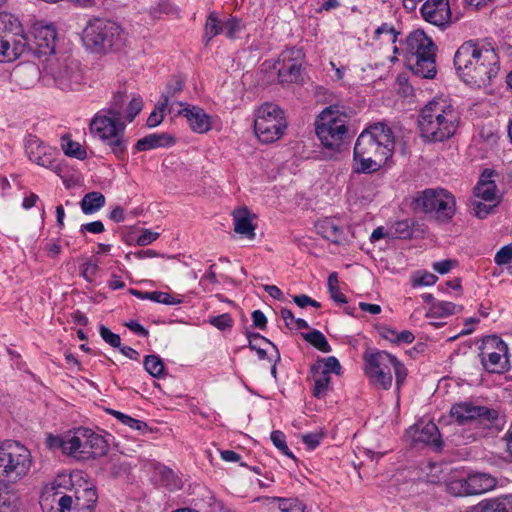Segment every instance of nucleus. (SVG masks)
Masks as SVG:
<instances>
[{"label":"nucleus","instance_id":"obj_45","mask_svg":"<svg viewBox=\"0 0 512 512\" xmlns=\"http://www.w3.org/2000/svg\"><path fill=\"white\" fill-rule=\"evenodd\" d=\"M160 481L163 485L170 489H179L181 487V479L178 475L168 467L159 469Z\"/></svg>","mask_w":512,"mask_h":512},{"label":"nucleus","instance_id":"obj_36","mask_svg":"<svg viewBox=\"0 0 512 512\" xmlns=\"http://www.w3.org/2000/svg\"><path fill=\"white\" fill-rule=\"evenodd\" d=\"M108 412L117 420H119L122 424L130 427L133 430L140 431L142 434H146L150 431L147 423L142 420L132 418L129 415H126L120 411H116L113 409H109Z\"/></svg>","mask_w":512,"mask_h":512},{"label":"nucleus","instance_id":"obj_57","mask_svg":"<svg viewBox=\"0 0 512 512\" xmlns=\"http://www.w3.org/2000/svg\"><path fill=\"white\" fill-rule=\"evenodd\" d=\"M104 230H105V227H104V224L102 223V221L97 220V221L82 224L80 226L79 232L82 235H85L87 232L92 233V234H100V233L104 232Z\"/></svg>","mask_w":512,"mask_h":512},{"label":"nucleus","instance_id":"obj_39","mask_svg":"<svg viewBox=\"0 0 512 512\" xmlns=\"http://www.w3.org/2000/svg\"><path fill=\"white\" fill-rule=\"evenodd\" d=\"M61 146L63 152L69 157L84 160L87 156L86 150L81 146V144L71 140L70 137H63Z\"/></svg>","mask_w":512,"mask_h":512},{"label":"nucleus","instance_id":"obj_26","mask_svg":"<svg viewBox=\"0 0 512 512\" xmlns=\"http://www.w3.org/2000/svg\"><path fill=\"white\" fill-rule=\"evenodd\" d=\"M233 220L236 233L245 235L249 239L255 237V227L252 224V217L247 208L235 210L233 212Z\"/></svg>","mask_w":512,"mask_h":512},{"label":"nucleus","instance_id":"obj_33","mask_svg":"<svg viewBox=\"0 0 512 512\" xmlns=\"http://www.w3.org/2000/svg\"><path fill=\"white\" fill-rule=\"evenodd\" d=\"M18 496L9 487L0 482V512H17Z\"/></svg>","mask_w":512,"mask_h":512},{"label":"nucleus","instance_id":"obj_18","mask_svg":"<svg viewBox=\"0 0 512 512\" xmlns=\"http://www.w3.org/2000/svg\"><path fill=\"white\" fill-rule=\"evenodd\" d=\"M32 34L34 46L29 43L28 50L33 51L38 56H48L54 53L57 33L52 24L35 23Z\"/></svg>","mask_w":512,"mask_h":512},{"label":"nucleus","instance_id":"obj_62","mask_svg":"<svg viewBox=\"0 0 512 512\" xmlns=\"http://www.w3.org/2000/svg\"><path fill=\"white\" fill-rule=\"evenodd\" d=\"M200 284L205 286L208 290H211L210 286L218 284L215 270H207L206 273L201 277Z\"/></svg>","mask_w":512,"mask_h":512},{"label":"nucleus","instance_id":"obj_56","mask_svg":"<svg viewBox=\"0 0 512 512\" xmlns=\"http://www.w3.org/2000/svg\"><path fill=\"white\" fill-rule=\"evenodd\" d=\"M99 333L102 337V339L108 343L110 346L116 348L120 347L121 345V338L118 334L113 333L110 331L107 327L104 325H101L99 328Z\"/></svg>","mask_w":512,"mask_h":512},{"label":"nucleus","instance_id":"obj_28","mask_svg":"<svg viewBox=\"0 0 512 512\" xmlns=\"http://www.w3.org/2000/svg\"><path fill=\"white\" fill-rule=\"evenodd\" d=\"M416 441L434 446L436 449L442 448L441 435L434 422H426L418 428Z\"/></svg>","mask_w":512,"mask_h":512},{"label":"nucleus","instance_id":"obj_50","mask_svg":"<svg viewBox=\"0 0 512 512\" xmlns=\"http://www.w3.org/2000/svg\"><path fill=\"white\" fill-rule=\"evenodd\" d=\"M491 203L492 202L486 203L483 200L474 198V200L472 201L474 215L479 219L486 218L493 211L494 207H496V205H497V203H493V204H491Z\"/></svg>","mask_w":512,"mask_h":512},{"label":"nucleus","instance_id":"obj_64","mask_svg":"<svg viewBox=\"0 0 512 512\" xmlns=\"http://www.w3.org/2000/svg\"><path fill=\"white\" fill-rule=\"evenodd\" d=\"M454 263H455L454 261L446 259V260L434 262L432 267H433L434 271L438 272L439 274H446L451 270Z\"/></svg>","mask_w":512,"mask_h":512},{"label":"nucleus","instance_id":"obj_49","mask_svg":"<svg viewBox=\"0 0 512 512\" xmlns=\"http://www.w3.org/2000/svg\"><path fill=\"white\" fill-rule=\"evenodd\" d=\"M143 108V101L141 97H133L126 106L123 121L132 122L134 118L140 113Z\"/></svg>","mask_w":512,"mask_h":512},{"label":"nucleus","instance_id":"obj_23","mask_svg":"<svg viewBox=\"0 0 512 512\" xmlns=\"http://www.w3.org/2000/svg\"><path fill=\"white\" fill-rule=\"evenodd\" d=\"M29 48L27 37L9 39L0 36V62L10 63L17 60Z\"/></svg>","mask_w":512,"mask_h":512},{"label":"nucleus","instance_id":"obj_42","mask_svg":"<svg viewBox=\"0 0 512 512\" xmlns=\"http://www.w3.org/2000/svg\"><path fill=\"white\" fill-rule=\"evenodd\" d=\"M399 34L400 32L397 31L393 25L388 23H382L380 26L376 28L373 38L375 40L383 39L387 42L395 44L397 42Z\"/></svg>","mask_w":512,"mask_h":512},{"label":"nucleus","instance_id":"obj_29","mask_svg":"<svg viewBox=\"0 0 512 512\" xmlns=\"http://www.w3.org/2000/svg\"><path fill=\"white\" fill-rule=\"evenodd\" d=\"M130 293L141 300H150L156 303H161L165 305H177L181 303V299H176L170 294L162 291H141L137 289H131Z\"/></svg>","mask_w":512,"mask_h":512},{"label":"nucleus","instance_id":"obj_31","mask_svg":"<svg viewBox=\"0 0 512 512\" xmlns=\"http://www.w3.org/2000/svg\"><path fill=\"white\" fill-rule=\"evenodd\" d=\"M184 87V81L180 77H173L166 85L165 92H163L160 96V99L157 103V109L160 111H164L167 107L169 100L175 96H177Z\"/></svg>","mask_w":512,"mask_h":512},{"label":"nucleus","instance_id":"obj_35","mask_svg":"<svg viewBox=\"0 0 512 512\" xmlns=\"http://www.w3.org/2000/svg\"><path fill=\"white\" fill-rule=\"evenodd\" d=\"M497 187L494 181H479L474 188V198L496 203Z\"/></svg>","mask_w":512,"mask_h":512},{"label":"nucleus","instance_id":"obj_48","mask_svg":"<svg viewBox=\"0 0 512 512\" xmlns=\"http://www.w3.org/2000/svg\"><path fill=\"white\" fill-rule=\"evenodd\" d=\"M447 492L453 496L469 495L466 478L453 479L446 484Z\"/></svg>","mask_w":512,"mask_h":512},{"label":"nucleus","instance_id":"obj_7","mask_svg":"<svg viewBox=\"0 0 512 512\" xmlns=\"http://www.w3.org/2000/svg\"><path fill=\"white\" fill-rule=\"evenodd\" d=\"M50 445L78 460H90L107 453L108 444L104 437L91 429L79 427L60 437H50Z\"/></svg>","mask_w":512,"mask_h":512},{"label":"nucleus","instance_id":"obj_38","mask_svg":"<svg viewBox=\"0 0 512 512\" xmlns=\"http://www.w3.org/2000/svg\"><path fill=\"white\" fill-rule=\"evenodd\" d=\"M303 338L323 353H329L331 351L330 344L328 343L324 334L319 330L314 329L309 333H305L303 334Z\"/></svg>","mask_w":512,"mask_h":512},{"label":"nucleus","instance_id":"obj_16","mask_svg":"<svg viewBox=\"0 0 512 512\" xmlns=\"http://www.w3.org/2000/svg\"><path fill=\"white\" fill-rule=\"evenodd\" d=\"M305 54L301 48H287L279 56L278 80L281 84L297 83L301 79Z\"/></svg>","mask_w":512,"mask_h":512},{"label":"nucleus","instance_id":"obj_14","mask_svg":"<svg viewBox=\"0 0 512 512\" xmlns=\"http://www.w3.org/2000/svg\"><path fill=\"white\" fill-rule=\"evenodd\" d=\"M479 356L483 368L489 373L502 374L509 369L508 346L499 336L484 337Z\"/></svg>","mask_w":512,"mask_h":512},{"label":"nucleus","instance_id":"obj_40","mask_svg":"<svg viewBox=\"0 0 512 512\" xmlns=\"http://www.w3.org/2000/svg\"><path fill=\"white\" fill-rule=\"evenodd\" d=\"M311 367H312V370L324 371L330 375L332 373L339 375L341 372L340 362L334 356H329L327 358L320 359L315 364H313Z\"/></svg>","mask_w":512,"mask_h":512},{"label":"nucleus","instance_id":"obj_9","mask_svg":"<svg viewBox=\"0 0 512 512\" xmlns=\"http://www.w3.org/2000/svg\"><path fill=\"white\" fill-rule=\"evenodd\" d=\"M126 122L98 111L90 122V133L106 145L117 159L123 160L128 147Z\"/></svg>","mask_w":512,"mask_h":512},{"label":"nucleus","instance_id":"obj_41","mask_svg":"<svg viewBox=\"0 0 512 512\" xmlns=\"http://www.w3.org/2000/svg\"><path fill=\"white\" fill-rule=\"evenodd\" d=\"M221 33H223V21L218 18L216 13L211 12L205 23V37L210 41Z\"/></svg>","mask_w":512,"mask_h":512},{"label":"nucleus","instance_id":"obj_53","mask_svg":"<svg viewBox=\"0 0 512 512\" xmlns=\"http://www.w3.org/2000/svg\"><path fill=\"white\" fill-rule=\"evenodd\" d=\"M98 271V263L91 259L83 263L81 266V276L89 283H92L95 280Z\"/></svg>","mask_w":512,"mask_h":512},{"label":"nucleus","instance_id":"obj_12","mask_svg":"<svg viewBox=\"0 0 512 512\" xmlns=\"http://www.w3.org/2000/svg\"><path fill=\"white\" fill-rule=\"evenodd\" d=\"M347 114L337 106L325 108L316 120V134L323 146L339 148L347 135Z\"/></svg>","mask_w":512,"mask_h":512},{"label":"nucleus","instance_id":"obj_58","mask_svg":"<svg viewBox=\"0 0 512 512\" xmlns=\"http://www.w3.org/2000/svg\"><path fill=\"white\" fill-rule=\"evenodd\" d=\"M377 332L379 336L392 344L396 343L397 333L398 331L387 325H380L377 327Z\"/></svg>","mask_w":512,"mask_h":512},{"label":"nucleus","instance_id":"obj_32","mask_svg":"<svg viewBox=\"0 0 512 512\" xmlns=\"http://www.w3.org/2000/svg\"><path fill=\"white\" fill-rule=\"evenodd\" d=\"M126 93L124 91H117L110 101V104L107 108L100 110V112H104L105 114L112 116L116 119L123 121V115L125 112V104H126Z\"/></svg>","mask_w":512,"mask_h":512},{"label":"nucleus","instance_id":"obj_61","mask_svg":"<svg viewBox=\"0 0 512 512\" xmlns=\"http://www.w3.org/2000/svg\"><path fill=\"white\" fill-rule=\"evenodd\" d=\"M159 234L148 229L143 230L137 237V244L147 246L158 238Z\"/></svg>","mask_w":512,"mask_h":512},{"label":"nucleus","instance_id":"obj_44","mask_svg":"<svg viewBox=\"0 0 512 512\" xmlns=\"http://www.w3.org/2000/svg\"><path fill=\"white\" fill-rule=\"evenodd\" d=\"M145 370L154 378L162 376L164 371V364L161 358L157 355H147L144 359Z\"/></svg>","mask_w":512,"mask_h":512},{"label":"nucleus","instance_id":"obj_43","mask_svg":"<svg viewBox=\"0 0 512 512\" xmlns=\"http://www.w3.org/2000/svg\"><path fill=\"white\" fill-rule=\"evenodd\" d=\"M281 512H305V505L298 498L275 497Z\"/></svg>","mask_w":512,"mask_h":512},{"label":"nucleus","instance_id":"obj_11","mask_svg":"<svg viewBox=\"0 0 512 512\" xmlns=\"http://www.w3.org/2000/svg\"><path fill=\"white\" fill-rule=\"evenodd\" d=\"M32 466L30 451L17 441H6L0 445V477L15 483L24 478Z\"/></svg>","mask_w":512,"mask_h":512},{"label":"nucleus","instance_id":"obj_52","mask_svg":"<svg viewBox=\"0 0 512 512\" xmlns=\"http://www.w3.org/2000/svg\"><path fill=\"white\" fill-rule=\"evenodd\" d=\"M494 261L497 265H509L512 267V243L503 246L494 257Z\"/></svg>","mask_w":512,"mask_h":512},{"label":"nucleus","instance_id":"obj_2","mask_svg":"<svg viewBox=\"0 0 512 512\" xmlns=\"http://www.w3.org/2000/svg\"><path fill=\"white\" fill-rule=\"evenodd\" d=\"M394 144L393 131L385 123H375L362 131L354 146V161L357 163L355 171H378L391 158Z\"/></svg>","mask_w":512,"mask_h":512},{"label":"nucleus","instance_id":"obj_37","mask_svg":"<svg viewBox=\"0 0 512 512\" xmlns=\"http://www.w3.org/2000/svg\"><path fill=\"white\" fill-rule=\"evenodd\" d=\"M412 234L413 225L408 219L397 221L388 229V238L408 239Z\"/></svg>","mask_w":512,"mask_h":512},{"label":"nucleus","instance_id":"obj_54","mask_svg":"<svg viewBox=\"0 0 512 512\" xmlns=\"http://www.w3.org/2000/svg\"><path fill=\"white\" fill-rule=\"evenodd\" d=\"M324 438L322 432H310L302 435V442L306 445L308 450L316 449Z\"/></svg>","mask_w":512,"mask_h":512},{"label":"nucleus","instance_id":"obj_59","mask_svg":"<svg viewBox=\"0 0 512 512\" xmlns=\"http://www.w3.org/2000/svg\"><path fill=\"white\" fill-rule=\"evenodd\" d=\"M437 276L430 272H423L419 276L414 278L415 286H431L437 281Z\"/></svg>","mask_w":512,"mask_h":512},{"label":"nucleus","instance_id":"obj_15","mask_svg":"<svg viewBox=\"0 0 512 512\" xmlns=\"http://www.w3.org/2000/svg\"><path fill=\"white\" fill-rule=\"evenodd\" d=\"M48 73L54 79L55 84L62 90H79L84 84V76L77 60L49 59Z\"/></svg>","mask_w":512,"mask_h":512},{"label":"nucleus","instance_id":"obj_55","mask_svg":"<svg viewBox=\"0 0 512 512\" xmlns=\"http://www.w3.org/2000/svg\"><path fill=\"white\" fill-rule=\"evenodd\" d=\"M209 322L214 327H216L222 331L231 328L233 325V319L228 313H224V314L212 317L209 320Z\"/></svg>","mask_w":512,"mask_h":512},{"label":"nucleus","instance_id":"obj_46","mask_svg":"<svg viewBox=\"0 0 512 512\" xmlns=\"http://www.w3.org/2000/svg\"><path fill=\"white\" fill-rule=\"evenodd\" d=\"M481 512H512V497L503 501L494 500L483 503Z\"/></svg>","mask_w":512,"mask_h":512},{"label":"nucleus","instance_id":"obj_3","mask_svg":"<svg viewBox=\"0 0 512 512\" xmlns=\"http://www.w3.org/2000/svg\"><path fill=\"white\" fill-rule=\"evenodd\" d=\"M460 113L452 103L443 98H434L420 111L418 127L426 142H443L456 133L460 124Z\"/></svg>","mask_w":512,"mask_h":512},{"label":"nucleus","instance_id":"obj_24","mask_svg":"<svg viewBox=\"0 0 512 512\" xmlns=\"http://www.w3.org/2000/svg\"><path fill=\"white\" fill-rule=\"evenodd\" d=\"M469 495H479L492 490L496 480L487 473H473L466 477Z\"/></svg>","mask_w":512,"mask_h":512},{"label":"nucleus","instance_id":"obj_1","mask_svg":"<svg viewBox=\"0 0 512 512\" xmlns=\"http://www.w3.org/2000/svg\"><path fill=\"white\" fill-rule=\"evenodd\" d=\"M454 65L461 79L477 88L486 87L498 75L499 56L486 42H464L454 55Z\"/></svg>","mask_w":512,"mask_h":512},{"label":"nucleus","instance_id":"obj_6","mask_svg":"<svg viewBox=\"0 0 512 512\" xmlns=\"http://www.w3.org/2000/svg\"><path fill=\"white\" fill-rule=\"evenodd\" d=\"M364 372L369 382L378 389L389 390L392 387V370L399 392L407 377L405 365L394 355L384 350L370 349L363 354Z\"/></svg>","mask_w":512,"mask_h":512},{"label":"nucleus","instance_id":"obj_22","mask_svg":"<svg viewBox=\"0 0 512 512\" xmlns=\"http://www.w3.org/2000/svg\"><path fill=\"white\" fill-rule=\"evenodd\" d=\"M315 229L325 240L332 244L344 246L348 244V234L344 226L336 219L324 218L315 223Z\"/></svg>","mask_w":512,"mask_h":512},{"label":"nucleus","instance_id":"obj_21","mask_svg":"<svg viewBox=\"0 0 512 512\" xmlns=\"http://www.w3.org/2000/svg\"><path fill=\"white\" fill-rule=\"evenodd\" d=\"M178 104L182 107L178 114L187 120V123L193 132L203 134L211 129L210 116L204 111V109L199 106L183 102H178Z\"/></svg>","mask_w":512,"mask_h":512},{"label":"nucleus","instance_id":"obj_47","mask_svg":"<svg viewBox=\"0 0 512 512\" xmlns=\"http://www.w3.org/2000/svg\"><path fill=\"white\" fill-rule=\"evenodd\" d=\"M457 306L449 301H439L430 308V313L436 317H447L456 313Z\"/></svg>","mask_w":512,"mask_h":512},{"label":"nucleus","instance_id":"obj_13","mask_svg":"<svg viewBox=\"0 0 512 512\" xmlns=\"http://www.w3.org/2000/svg\"><path fill=\"white\" fill-rule=\"evenodd\" d=\"M254 132L263 143L280 139L287 128L284 111L274 103H264L254 112Z\"/></svg>","mask_w":512,"mask_h":512},{"label":"nucleus","instance_id":"obj_5","mask_svg":"<svg viewBox=\"0 0 512 512\" xmlns=\"http://www.w3.org/2000/svg\"><path fill=\"white\" fill-rule=\"evenodd\" d=\"M98 493L94 486L63 490L55 484L46 486L40 496L43 512H94Z\"/></svg>","mask_w":512,"mask_h":512},{"label":"nucleus","instance_id":"obj_8","mask_svg":"<svg viewBox=\"0 0 512 512\" xmlns=\"http://www.w3.org/2000/svg\"><path fill=\"white\" fill-rule=\"evenodd\" d=\"M82 40L87 49L96 53H107L124 44L121 26L111 20L94 18L83 30Z\"/></svg>","mask_w":512,"mask_h":512},{"label":"nucleus","instance_id":"obj_63","mask_svg":"<svg viewBox=\"0 0 512 512\" xmlns=\"http://www.w3.org/2000/svg\"><path fill=\"white\" fill-rule=\"evenodd\" d=\"M252 321L256 328L260 330H264L266 328L267 318L261 310H255L252 312Z\"/></svg>","mask_w":512,"mask_h":512},{"label":"nucleus","instance_id":"obj_10","mask_svg":"<svg viewBox=\"0 0 512 512\" xmlns=\"http://www.w3.org/2000/svg\"><path fill=\"white\" fill-rule=\"evenodd\" d=\"M414 209L430 215L440 223H448L456 212V201L451 192L443 188H428L418 192Z\"/></svg>","mask_w":512,"mask_h":512},{"label":"nucleus","instance_id":"obj_30","mask_svg":"<svg viewBox=\"0 0 512 512\" xmlns=\"http://www.w3.org/2000/svg\"><path fill=\"white\" fill-rule=\"evenodd\" d=\"M105 203L106 199L102 193L92 191L83 196L80 207L85 215H92L103 208Z\"/></svg>","mask_w":512,"mask_h":512},{"label":"nucleus","instance_id":"obj_60","mask_svg":"<svg viewBox=\"0 0 512 512\" xmlns=\"http://www.w3.org/2000/svg\"><path fill=\"white\" fill-rule=\"evenodd\" d=\"M239 30V21L236 18H229L223 21V33L228 38H233Z\"/></svg>","mask_w":512,"mask_h":512},{"label":"nucleus","instance_id":"obj_20","mask_svg":"<svg viewBox=\"0 0 512 512\" xmlns=\"http://www.w3.org/2000/svg\"><path fill=\"white\" fill-rule=\"evenodd\" d=\"M420 12L425 21L435 26L444 27L451 21L449 0H426Z\"/></svg>","mask_w":512,"mask_h":512},{"label":"nucleus","instance_id":"obj_25","mask_svg":"<svg viewBox=\"0 0 512 512\" xmlns=\"http://www.w3.org/2000/svg\"><path fill=\"white\" fill-rule=\"evenodd\" d=\"M174 138L168 134H149L139 139L135 146L134 152L147 151L159 147H169L174 144Z\"/></svg>","mask_w":512,"mask_h":512},{"label":"nucleus","instance_id":"obj_4","mask_svg":"<svg viewBox=\"0 0 512 512\" xmlns=\"http://www.w3.org/2000/svg\"><path fill=\"white\" fill-rule=\"evenodd\" d=\"M437 46L422 30L409 33L401 46L394 45V54L402 55L414 75L432 79L435 77Z\"/></svg>","mask_w":512,"mask_h":512},{"label":"nucleus","instance_id":"obj_34","mask_svg":"<svg viewBox=\"0 0 512 512\" xmlns=\"http://www.w3.org/2000/svg\"><path fill=\"white\" fill-rule=\"evenodd\" d=\"M314 381L313 395L316 398H322L329 390L331 375L320 370L310 369Z\"/></svg>","mask_w":512,"mask_h":512},{"label":"nucleus","instance_id":"obj_19","mask_svg":"<svg viewBox=\"0 0 512 512\" xmlns=\"http://www.w3.org/2000/svg\"><path fill=\"white\" fill-rule=\"evenodd\" d=\"M25 153L29 160L37 165L49 169L54 168L56 150L37 136L29 134L25 138Z\"/></svg>","mask_w":512,"mask_h":512},{"label":"nucleus","instance_id":"obj_51","mask_svg":"<svg viewBox=\"0 0 512 512\" xmlns=\"http://www.w3.org/2000/svg\"><path fill=\"white\" fill-rule=\"evenodd\" d=\"M270 438H271L272 443L275 445V447L281 453H283L286 456L292 457V458L294 457L286 443V436L282 431H280V430L272 431Z\"/></svg>","mask_w":512,"mask_h":512},{"label":"nucleus","instance_id":"obj_27","mask_svg":"<svg viewBox=\"0 0 512 512\" xmlns=\"http://www.w3.org/2000/svg\"><path fill=\"white\" fill-rule=\"evenodd\" d=\"M0 36L9 39L26 37L20 21L10 13H0Z\"/></svg>","mask_w":512,"mask_h":512},{"label":"nucleus","instance_id":"obj_17","mask_svg":"<svg viewBox=\"0 0 512 512\" xmlns=\"http://www.w3.org/2000/svg\"><path fill=\"white\" fill-rule=\"evenodd\" d=\"M451 417L460 425L467 424L473 420L493 421L498 417L494 409L485 406L474 405L470 402L456 403L451 407Z\"/></svg>","mask_w":512,"mask_h":512}]
</instances>
